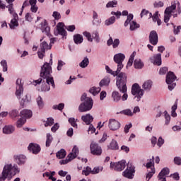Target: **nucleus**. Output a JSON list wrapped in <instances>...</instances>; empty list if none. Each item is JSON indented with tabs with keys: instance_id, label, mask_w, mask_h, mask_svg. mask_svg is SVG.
I'll return each instance as SVG.
<instances>
[{
	"instance_id": "1",
	"label": "nucleus",
	"mask_w": 181,
	"mask_h": 181,
	"mask_svg": "<svg viewBox=\"0 0 181 181\" xmlns=\"http://www.w3.org/2000/svg\"><path fill=\"white\" fill-rule=\"evenodd\" d=\"M50 64H53V59L52 58L49 60V63H45L41 67V71L40 73V77L46 80L47 84H51L52 88H56V85L54 84V79L52 77V66Z\"/></svg>"
},
{
	"instance_id": "2",
	"label": "nucleus",
	"mask_w": 181,
	"mask_h": 181,
	"mask_svg": "<svg viewBox=\"0 0 181 181\" xmlns=\"http://www.w3.org/2000/svg\"><path fill=\"white\" fill-rule=\"evenodd\" d=\"M180 3H179V1L172 3L171 6L167 7L164 11L165 23H168V22L170 21L172 16H173V18H177V15H180Z\"/></svg>"
},
{
	"instance_id": "3",
	"label": "nucleus",
	"mask_w": 181,
	"mask_h": 181,
	"mask_svg": "<svg viewBox=\"0 0 181 181\" xmlns=\"http://www.w3.org/2000/svg\"><path fill=\"white\" fill-rule=\"evenodd\" d=\"M116 86L120 93H123V95L122 96V101H127V100H128V94L127 93V74L119 75Z\"/></svg>"
},
{
	"instance_id": "4",
	"label": "nucleus",
	"mask_w": 181,
	"mask_h": 181,
	"mask_svg": "<svg viewBox=\"0 0 181 181\" xmlns=\"http://www.w3.org/2000/svg\"><path fill=\"white\" fill-rule=\"evenodd\" d=\"M81 101H83V103L78 107V111L80 112H87V111H90L93 108L94 102L91 98L87 97V94L84 93L81 96Z\"/></svg>"
},
{
	"instance_id": "5",
	"label": "nucleus",
	"mask_w": 181,
	"mask_h": 181,
	"mask_svg": "<svg viewBox=\"0 0 181 181\" xmlns=\"http://www.w3.org/2000/svg\"><path fill=\"white\" fill-rule=\"evenodd\" d=\"M3 170L8 176H15V175H18V173L21 172V169L19 168V167H18V165L12 163L5 164Z\"/></svg>"
},
{
	"instance_id": "6",
	"label": "nucleus",
	"mask_w": 181,
	"mask_h": 181,
	"mask_svg": "<svg viewBox=\"0 0 181 181\" xmlns=\"http://www.w3.org/2000/svg\"><path fill=\"white\" fill-rule=\"evenodd\" d=\"M132 94L134 95L136 101H141V98L144 97V90L138 83H134L132 87Z\"/></svg>"
},
{
	"instance_id": "7",
	"label": "nucleus",
	"mask_w": 181,
	"mask_h": 181,
	"mask_svg": "<svg viewBox=\"0 0 181 181\" xmlns=\"http://www.w3.org/2000/svg\"><path fill=\"white\" fill-rule=\"evenodd\" d=\"M77 155H78V147H77V146H74L72 148L71 153L68 155L66 159L59 161L60 165H67L69 162H71L73 159H76V158H77Z\"/></svg>"
},
{
	"instance_id": "8",
	"label": "nucleus",
	"mask_w": 181,
	"mask_h": 181,
	"mask_svg": "<svg viewBox=\"0 0 181 181\" xmlns=\"http://www.w3.org/2000/svg\"><path fill=\"white\" fill-rule=\"evenodd\" d=\"M175 80H176L175 74L172 71L168 72L166 76L165 81L167 84H168V90H170V91H172V90L176 87V83H173Z\"/></svg>"
},
{
	"instance_id": "9",
	"label": "nucleus",
	"mask_w": 181,
	"mask_h": 181,
	"mask_svg": "<svg viewBox=\"0 0 181 181\" xmlns=\"http://www.w3.org/2000/svg\"><path fill=\"white\" fill-rule=\"evenodd\" d=\"M132 19H134V15L133 14H129L127 16V18L126 20V21L124 22V25L125 26V28H127V26H128V25H130V30L133 31V30H136V29H139V24L136 23V21H132Z\"/></svg>"
},
{
	"instance_id": "10",
	"label": "nucleus",
	"mask_w": 181,
	"mask_h": 181,
	"mask_svg": "<svg viewBox=\"0 0 181 181\" xmlns=\"http://www.w3.org/2000/svg\"><path fill=\"white\" fill-rule=\"evenodd\" d=\"M127 165V162L125 160H122L117 163H110V168L112 170H117V172H121L125 169V166Z\"/></svg>"
},
{
	"instance_id": "11",
	"label": "nucleus",
	"mask_w": 181,
	"mask_h": 181,
	"mask_svg": "<svg viewBox=\"0 0 181 181\" xmlns=\"http://www.w3.org/2000/svg\"><path fill=\"white\" fill-rule=\"evenodd\" d=\"M125 60V54L122 53L116 54L114 56V62L117 64L118 71H121V69H123L124 64L122 62Z\"/></svg>"
},
{
	"instance_id": "12",
	"label": "nucleus",
	"mask_w": 181,
	"mask_h": 181,
	"mask_svg": "<svg viewBox=\"0 0 181 181\" xmlns=\"http://www.w3.org/2000/svg\"><path fill=\"white\" fill-rule=\"evenodd\" d=\"M83 35L86 37L88 42H93V39H94L96 43H100V35L98 34V31H94L92 33V37L91 34L87 31L83 32Z\"/></svg>"
},
{
	"instance_id": "13",
	"label": "nucleus",
	"mask_w": 181,
	"mask_h": 181,
	"mask_svg": "<svg viewBox=\"0 0 181 181\" xmlns=\"http://www.w3.org/2000/svg\"><path fill=\"white\" fill-rule=\"evenodd\" d=\"M90 149L92 155H96L97 156H100V155L103 153V149H101V146H98V144L95 142H92L90 144Z\"/></svg>"
},
{
	"instance_id": "14",
	"label": "nucleus",
	"mask_w": 181,
	"mask_h": 181,
	"mask_svg": "<svg viewBox=\"0 0 181 181\" xmlns=\"http://www.w3.org/2000/svg\"><path fill=\"white\" fill-rule=\"evenodd\" d=\"M134 173H135V167L129 164L127 169L123 172V176L127 179H134Z\"/></svg>"
},
{
	"instance_id": "15",
	"label": "nucleus",
	"mask_w": 181,
	"mask_h": 181,
	"mask_svg": "<svg viewBox=\"0 0 181 181\" xmlns=\"http://www.w3.org/2000/svg\"><path fill=\"white\" fill-rule=\"evenodd\" d=\"M13 160L18 166H23L26 163V157L23 154H16L13 156Z\"/></svg>"
},
{
	"instance_id": "16",
	"label": "nucleus",
	"mask_w": 181,
	"mask_h": 181,
	"mask_svg": "<svg viewBox=\"0 0 181 181\" xmlns=\"http://www.w3.org/2000/svg\"><path fill=\"white\" fill-rule=\"evenodd\" d=\"M108 127L110 131H117L121 128V123L115 119H110Z\"/></svg>"
},
{
	"instance_id": "17",
	"label": "nucleus",
	"mask_w": 181,
	"mask_h": 181,
	"mask_svg": "<svg viewBox=\"0 0 181 181\" xmlns=\"http://www.w3.org/2000/svg\"><path fill=\"white\" fill-rule=\"evenodd\" d=\"M16 95L18 100H21V95L23 94V85H22V80L18 78L16 81Z\"/></svg>"
},
{
	"instance_id": "18",
	"label": "nucleus",
	"mask_w": 181,
	"mask_h": 181,
	"mask_svg": "<svg viewBox=\"0 0 181 181\" xmlns=\"http://www.w3.org/2000/svg\"><path fill=\"white\" fill-rule=\"evenodd\" d=\"M55 36L61 35V36H66L67 32L64 30V24L63 23H59L57 25V31H54Z\"/></svg>"
},
{
	"instance_id": "19",
	"label": "nucleus",
	"mask_w": 181,
	"mask_h": 181,
	"mask_svg": "<svg viewBox=\"0 0 181 181\" xmlns=\"http://www.w3.org/2000/svg\"><path fill=\"white\" fill-rule=\"evenodd\" d=\"M149 60L154 66H160L162 64V54H154L153 57H150Z\"/></svg>"
},
{
	"instance_id": "20",
	"label": "nucleus",
	"mask_w": 181,
	"mask_h": 181,
	"mask_svg": "<svg viewBox=\"0 0 181 181\" xmlns=\"http://www.w3.org/2000/svg\"><path fill=\"white\" fill-rule=\"evenodd\" d=\"M40 146L37 144L31 143L28 146V150L30 152H32V153H34V155H37V153L40 152Z\"/></svg>"
},
{
	"instance_id": "21",
	"label": "nucleus",
	"mask_w": 181,
	"mask_h": 181,
	"mask_svg": "<svg viewBox=\"0 0 181 181\" xmlns=\"http://www.w3.org/2000/svg\"><path fill=\"white\" fill-rule=\"evenodd\" d=\"M169 175V168H163L158 174V178L159 181H166V177Z\"/></svg>"
},
{
	"instance_id": "22",
	"label": "nucleus",
	"mask_w": 181,
	"mask_h": 181,
	"mask_svg": "<svg viewBox=\"0 0 181 181\" xmlns=\"http://www.w3.org/2000/svg\"><path fill=\"white\" fill-rule=\"evenodd\" d=\"M158 33L156 31H151L149 35V42L153 46L158 45Z\"/></svg>"
},
{
	"instance_id": "23",
	"label": "nucleus",
	"mask_w": 181,
	"mask_h": 181,
	"mask_svg": "<svg viewBox=\"0 0 181 181\" xmlns=\"http://www.w3.org/2000/svg\"><path fill=\"white\" fill-rule=\"evenodd\" d=\"M105 69L107 71V73H109V74H111L114 77H115V76H117L116 81H117L118 77H119L120 74H125V73L120 72L121 71H118V67H117V69L116 71H112L111 69L110 68V66H105Z\"/></svg>"
},
{
	"instance_id": "24",
	"label": "nucleus",
	"mask_w": 181,
	"mask_h": 181,
	"mask_svg": "<svg viewBox=\"0 0 181 181\" xmlns=\"http://www.w3.org/2000/svg\"><path fill=\"white\" fill-rule=\"evenodd\" d=\"M13 18L11 19L10 23L8 24L10 26V29L11 30H15L16 28H18V26H19V23H18V14H14V17H13Z\"/></svg>"
},
{
	"instance_id": "25",
	"label": "nucleus",
	"mask_w": 181,
	"mask_h": 181,
	"mask_svg": "<svg viewBox=\"0 0 181 181\" xmlns=\"http://www.w3.org/2000/svg\"><path fill=\"white\" fill-rule=\"evenodd\" d=\"M81 119L85 122V124H86V125H90L91 122L94 121V117H93L90 114H86L81 116Z\"/></svg>"
},
{
	"instance_id": "26",
	"label": "nucleus",
	"mask_w": 181,
	"mask_h": 181,
	"mask_svg": "<svg viewBox=\"0 0 181 181\" xmlns=\"http://www.w3.org/2000/svg\"><path fill=\"white\" fill-rule=\"evenodd\" d=\"M15 132V127L13 125H6L3 128V133L6 135H11Z\"/></svg>"
},
{
	"instance_id": "27",
	"label": "nucleus",
	"mask_w": 181,
	"mask_h": 181,
	"mask_svg": "<svg viewBox=\"0 0 181 181\" xmlns=\"http://www.w3.org/2000/svg\"><path fill=\"white\" fill-rule=\"evenodd\" d=\"M145 64H144V62L139 58H137L134 62V69H136L137 70H141V69H144V66Z\"/></svg>"
},
{
	"instance_id": "28",
	"label": "nucleus",
	"mask_w": 181,
	"mask_h": 181,
	"mask_svg": "<svg viewBox=\"0 0 181 181\" xmlns=\"http://www.w3.org/2000/svg\"><path fill=\"white\" fill-rule=\"evenodd\" d=\"M33 115L30 110H23L20 113V117L21 118H30Z\"/></svg>"
},
{
	"instance_id": "29",
	"label": "nucleus",
	"mask_w": 181,
	"mask_h": 181,
	"mask_svg": "<svg viewBox=\"0 0 181 181\" xmlns=\"http://www.w3.org/2000/svg\"><path fill=\"white\" fill-rule=\"evenodd\" d=\"M110 83H111V78L108 76H105L100 81L99 86L100 87H108L110 86Z\"/></svg>"
},
{
	"instance_id": "30",
	"label": "nucleus",
	"mask_w": 181,
	"mask_h": 181,
	"mask_svg": "<svg viewBox=\"0 0 181 181\" xmlns=\"http://www.w3.org/2000/svg\"><path fill=\"white\" fill-rule=\"evenodd\" d=\"M107 148L110 149L111 151H118V149H119L118 142H117L115 140H112L107 146Z\"/></svg>"
},
{
	"instance_id": "31",
	"label": "nucleus",
	"mask_w": 181,
	"mask_h": 181,
	"mask_svg": "<svg viewBox=\"0 0 181 181\" xmlns=\"http://www.w3.org/2000/svg\"><path fill=\"white\" fill-rule=\"evenodd\" d=\"M142 88H144V91H151V88H152V81L148 80L144 81Z\"/></svg>"
},
{
	"instance_id": "32",
	"label": "nucleus",
	"mask_w": 181,
	"mask_h": 181,
	"mask_svg": "<svg viewBox=\"0 0 181 181\" xmlns=\"http://www.w3.org/2000/svg\"><path fill=\"white\" fill-rule=\"evenodd\" d=\"M52 49V45H49L46 41L42 42L40 44L41 52H46V50H50Z\"/></svg>"
},
{
	"instance_id": "33",
	"label": "nucleus",
	"mask_w": 181,
	"mask_h": 181,
	"mask_svg": "<svg viewBox=\"0 0 181 181\" xmlns=\"http://www.w3.org/2000/svg\"><path fill=\"white\" fill-rule=\"evenodd\" d=\"M112 98L114 103H118L121 100V95L117 90H115L112 93Z\"/></svg>"
},
{
	"instance_id": "34",
	"label": "nucleus",
	"mask_w": 181,
	"mask_h": 181,
	"mask_svg": "<svg viewBox=\"0 0 181 181\" xmlns=\"http://www.w3.org/2000/svg\"><path fill=\"white\" fill-rule=\"evenodd\" d=\"M83 35L80 34H76L74 35V42L76 45H81L83 43Z\"/></svg>"
},
{
	"instance_id": "35",
	"label": "nucleus",
	"mask_w": 181,
	"mask_h": 181,
	"mask_svg": "<svg viewBox=\"0 0 181 181\" xmlns=\"http://www.w3.org/2000/svg\"><path fill=\"white\" fill-rule=\"evenodd\" d=\"M155 157L152 156V158L149 160V161L146 164V168L148 170H152L155 169V163H154Z\"/></svg>"
},
{
	"instance_id": "36",
	"label": "nucleus",
	"mask_w": 181,
	"mask_h": 181,
	"mask_svg": "<svg viewBox=\"0 0 181 181\" xmlns=\"http://www.w3.org/2000/svg\"><path fill=\"white\" fill-rule=\"evenodd\" d=\"M41 30L42 33L49 35V33H50V27L47 25L46 23H44V24L41 27Z\"/></svg>"
},
{
	"instance_id": "37",
	"label": "nucleus",
	"mask_w": 181,
	"mask_h": 181,
	"mask_svg": "<svg viewBox=\"0 0 181 181\" xmlns=\"http://www.w3.org/2000/svg\"><path fill=\"white\" fill-rule=\"evenodd\" d=\"M136 55V52H134L129 59V61L127 62V69H128V67H131V66H132L133 63H134V59H135V56Z\"/></svg>"
},
{
	"instance_id": "38",
	"label": "nucleus",
	"mask_w": 181,
	"mask_h": 181,
	"mask_svg": "<svg viewBox=\"0 0 181 181\" xmlns=\"http://www.w3.org/2000/svg\"><path fill=\"white\" fill-rule=\"evenodd\" d=\"M66 150L61 149L57 153L56 156L57 158H58V159H63V158H66Z\"/></svg>"
},
{
	"instance_id": "39",
	"label": "nucleus",
	"mask_w": 181,
	"mask_h": 181,
	"mask_svg": "<svg viewBox=\"0 0 181 181\" xmlns=\"http://www.w3.org/2000/svg\"><path fill=\"white\" fill-rule=\"evenodd\" d=\"M90 63V61L88 60V58L85 57L83 60L81 61V62L79 64V66L81 67V69H86L87 66H88Z\"/></svg>"
},
{
	"instance_id": "40",
	"label": "nucleus",
	"mask_w": 181,
	"mask_h": 181,
	"mask_svg": "<svg viewBox=\"0 0 181 181\" xmlns=\"http://www.w3.org/2000/svg\"><path fill=\"white\" fill-rule=\"evenodd\" d=\"M100 91H101V88L100 87H92L90 90H89V93H90V94H93V95H97V94H98V93H100Z\"/></svg>"
},
{
	"instance_id": "41",
	"label": "nucleus",
	"mask_w": 181,
	"mask_h": 181,
	"mask_svg": "<svg viewBox=\"0 0 181 181\" xmlns=\"http://www.w3.org/2000/svg\"><path fill=\"white\" fill-rule=\"evenodd\" d=\"M25 122H26V119L21 117L16 122V125L17 128H22L25 125Z\"/></svg>"
},
{
	"instance_id": "42",
	"label": "nucleus",
	"mask_w": 181,
	"mask_h": 181,
	"mask_svg": "<svg viewBox=\"0 0 181 181\" xmlns=\"http://www.w3.org/2000/svg\"><path fill=\"white\" fill-rule=\"evenodd\" d=\"M53 141V136L50 133L47 134V139H46V144L45 146L47 148H49L50 146V144H52V141Z\"/></svg>"
},
{
	"instance_id": "43",
	"label": "nucleus",
	"mask_w": 181,
	"mask_h": 181,
	"mask_svg": "<svg viewBox=\"0 0 181 181\" xmlns=\"http://www.w3.org/2000/svg\"><path fill=\"white\" fill-rule=\"evenodd\" d=\"M148 173L146 175V179L147 181L151 180V178L152 177V176H153V175H155L156 173V170L155 168H153L152 170H148Z\"/></svg>"
},
{
	"instance_id": "44",
	"label": "nucleus",
	"mask_w": 181,
	"mask_h": 181,
	"mask_svg": "<svg viewBox=\"0 0 181 181\" xmlns=\"http://www.w3.org/2000/svg\"><path fill=\"white\" fill-rule=\"evenodd\" d=\"M176 110H177V99L176 100L175 104L172 107L171 115L175 117H177V114H176Z\"/></svg>"
},
{
	"instance_id": "45",
	"label": "nucleus",
	"mask_w": 181,
	"mask_h": 181,
	"mask_svg": "<svg viewBox=\"0 0 181 181\" xmlns=\"http://www.w3.org/2000/svg\"><path fill=\"white\" fill-rule=\"evenodd\" d=\"M69 124L73 127L74 128H78L77 125V119L74 117H71L68 119Z\"/></svg>"
},
{
	"instance_id": "46",
	"label": "nucleus",
	"mask_w": 181,
	"mask_h": 181,
	"mask_svg": "<svg viewBox=\"0 0 181 181\" xmlns=\"http://www.w3.org/2000/svg\"><path fill=\"white\" fill-rule=\"evenodd\" d=\"M50 86H52V83H47V82L45 83L41 87V91H50Z\"/></svg>"
},
{
	"instance_id": "47",
	"label": "nucleus",
	"mask_w": 181,
	"mask_h": 181,
	"mask_svg": "<svg viewBox=\"0 0 181 181\" xmlns=\"http://www.w3.org/2000/svg\"><path fill=\"white\" fill-rule=\"evenodd\" d=\"M144 16H147L148 19H151L152 18V13H149V11L144 9L141 13V18H144Z\"/></svg>"
},
{
	"instance_id": "48",
	"label": "nucleus",
	"mask_w": 181,
	"mask_h": 181,
	"mask_svg": "<svg viewBox=\"0 0 181 181\" xmlns=\"http://www.w3.org/2000/svg\"><path fill=\"white\" fill-rule=\"evenodd\" d=\"M117 5H118V1H117V0H113L112 1H109L106 4V8H116Z\"/></svg>"
},
{
	"instance_id": "49",
	"label": "nucleus",
	"mask_w": 181,
	"mask_h": 181,
	"mask_svg": "<svg viewBox=\"0 0 181 181\" xmlns=\"http://www.w3.org/2000/svg\"><path fill=\"white\" fill-rule=\"evenodd\" d=\"M120 114H123L124 115H127L128 117H132L134 115V112H132V110L130 109H126L124 110H122L120 112Z\"/></svg>"
},
{
	"instance_id": "50",
	"label": "nucleus",
	"mask_w": 181,
	"mask_h": 181,
	"mask_svg": "<svg viewBox=\"0 0 181 181\" xmlns=\"http://www.w3.org/2000/svg\"><path fill=\"white\" fill-rule=\"evenodd\" d=\"M91 173L93 175V171L91 170V168L87 166L86 168H84L82 171V174L85 175V176H88Z\"/></svg>"
},
{
	"instance_id": "51",
	"label": "nucleus",
	"mask_w": 181,
	"mask_h": 181,
	"mask_svg": "<svg viewBox=\"0 0 181 181\" xmlns=\"http://www.w3.org/2000/svg\"><path fill=\"white\" fill-rule=\"evenodd\" d=\"M37 104L40 108V110H42L43 107H45V103H43V100L42 99V97L39 96L37 98Z\"/></svg>"
},
{
	"instance_id": "52",
	"label": "nucleus",
	"mask_w": 181,
	"mask_h": 181,
	"mask_svg": "<svg viewBox=\"0 0 181 181\" xmlns=\"http://www.w3.org/2000/svg\"><path fill=\"white\" fill-rule=\"evenodd\" d=\"M115 22V17L112 16L109 19L106 20L105 24L106 26H110V25H112Z\"/></svg>"
},
{
	"instance_id": "53",
	"label": "nucleus",
	"mask_w": 181,
	"mask_h": 181,
	"mask_svg": "<svg viewBox=\"0 0 181 181\" xmlns=\"http://www.w3.org/2000/svg\"><path fill=\"white\" fill-rule=\"evenodd\" d=\"M53 124H54V119L52 117H49V118H47V119L45 124V127H52V125H53Z\"/></svg>"
},
{
	"instance_id": "54",
	"label": "nucleus",
	"mask_w": 181,
	"mask_h": 181,
	"mask_svg": "<svg viewBox=\"0 0 181 181\" xmlns=\"http://www.w3.org/2000/svg\"><path fill=\"white\" fill-rule=\"evenodd\" d=\"M171 26H173L174 30V35H179V33L181 30V26L178 25L177 27H176V25H175L173 23H171Z\"/></svg>"
},
{
	"instance_id": "55",
	"label": "nucleus",
	"mask_w": 181,
	"mask_h": 181,
	"mask_svg": "<svg viewBox=\"0 0 181 181\" xmlns=\"http://www.w3.org/2000/svg\"><path fill=\"white\" fill-rule=\"evenodd\" d=\"M30 102V96L26 95L24 98H23L22 100L21 101V105H25V103Z\"/></svg>"
},
{
	"instance_id": "56",
	"label": "nucleus",
	"mask_w": 181,
	"mask_h": 181,
	"mask_svg": "<svg viewBox=\"0 0 181 181\" xmlns=\"http://www.w3.org/2000/svg\"><path fill=\"white\" fill-rule=\"evenodd\" d=\"M8 177H9V175L3 170L0 174V181H5Z\"/></svg>"
},
{
	"instance_id": "57",
	"label": "nucleus",
	"mask_w": 181,
	"mask_h": 181,
	"mask_svg": "<svg viewBox=\"0 0 181 181\" xmlns=\"http://www.w3.org/2000/svg\"><path fill=\"white\" fill-rule=\"evenodd\" d=\"M173 162L175 165H177V166H181V157L180 156L174 157Z\"/></svg>"
},
{
	"instance_id": "58",
	"label": "nucleus",
	"mask_w": 181,
	"mask_h": 181,
	"mask_svg": "<svg viewBox=\"0 0 181 181\" xmlns=\"http://www.w3.org/2000/svg\"><path fill=\"white\" fill-rule=\"evenodd\" d=\"M53 110H59V111H62L63 108H64V103H59V105H54L52 107Z\"/></svg>"
},
{
	"instance_id": "59",
	"label": "nucleus",
	"mask_w": 181,
	"mask_h": 181,
	"mask_svg": "<svg viewBox=\"0 0 181 181\" xmlns=\"http://www.w3.org/2000/svg\"><path fill=\"white\" fill-rule=\"evenodd\" d=\"M163 114H164V117L165 118V124L168 125L169 122H170V115H169L168 114L167 111H164Z\"/></svg>"
},
{
	"instance_id": "60",
	"label": "nucleus",
	"mask_w": 181,
	"mask_h": 181,
	"mask_svg": "<svg viewBox=\"0 0 181 181\" xmlns=\"http://www.w3.org/2000/svg\"><path fill=\"white\" fill-rule=\"evenodd\" d=\"M1 65L3 67V71H8V63L6 62V60H2L1 62Z\"/></svg>"
},
{
	"instance_id": "61",
	"label": "nucleus",
	"mask_w": 181,
	"mask_h": 181,
	"mask_svg": "<svg viewBox=\"0 0 181 181\" xmlns=\"http://www.w3.org/2000/svg\"><path fill=\"white\" fill-rule=\"evenodd\" d=\"M103 170V167H95L92 170V175H97V173H100V171Z\"/></svg>"
},
{
	"instance_id": "62",
	"label": "nucleus",
	"mask_w": 181,
	"mask_h": 181,
	"mask_svg": "<svg viewBox=\"0 0 181 181\" xmlns=\"http://www.w3.org/2000/svg\"><path fill=\"white\" fill-rule=\"evenodd\" d=\"M52 16L56 21H59V19H60V18H62V16H60V13H59L57 11H54Z\"/></svg>"
},
{
	"instance_id": "63",
	"label": "nucleus",
	"mask_w": 181,
	"mask_h": 181,
	"mask_svg": "<svg viewBox=\"0 0 181 181\" xmlns=\"http://www.w3.org/2000/svg\"><path fill=\"white\" fill-rule=\"evenodd\" d=\"M94 132H95V129L94 128V126L90 124L89 125V128H88V134H94Z\"/></svg>"
},
{
	"instance_id": "64",
	"label": "nucleus",
	"mask_w": 181,
	"mask_h": 181,
	"mask_svg": "<svg viewBox=\"0 0 181 181\" xmlns=\"http://www.w3.org/2000/svg\"><path fill=\"white\" fill-rule=\"evenodd\" d=\"M153 5L154 8H163L164 4L162 1H156Z\"/></svg>"
}]
</instances>
